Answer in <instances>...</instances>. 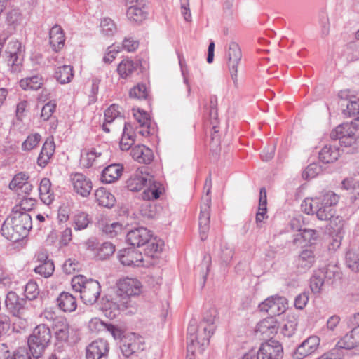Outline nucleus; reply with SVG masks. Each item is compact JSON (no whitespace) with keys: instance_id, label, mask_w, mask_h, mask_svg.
Segmentation results:
<instances>
[{"instance_id":"f257e3e1","label":"nucleus","mask_w":359,"mask_h":359,"mask_svg":"<svg viewBox=\"0 0 359 359\" xmlns=\"http://www.w3.org/2000/svg\"><path fill=\"white\" fill-rule=\"evenodd\" d=\"M217 316L215 309H210L203 316V321L197 326L195 320L190 321L187 328V349L192 355L195 353H202L209 344V339L213 334L212 326Z\"/></svg>"},{"instance_id":"f03ea898","label":"nucleus","mask_w":359,"mask_h":359,"mask_svg":"<svg viewBox=\"0 0 359 359\" xmlns=\"http://www.w3.org/2000/svg\"><path fill=\"white\" fill-rule=\"evenodd\" d=\"M32 226L29 214L12 212L1 226V235L11 241L18 242L27 236Z\"/></svg>"},{"instance_id":"7ed1b4c3","label":"nucleus","mask_w":359,"mask_h":359,"mask_svg":"<svg viewBox=\"0 0 359 359\" xmlns=\"http://www.w3.org/2000/svg\"><path fill=\"white\" fill-rule=\"evenodd\" d=\"M142 169H138L127 181V187L130 191H138L144 186L148 187L142 193L144 200H155L161 194V184L154 180L153 176L144 172Z\"/></svg>"},{"instance_id":"20e7f679","label":"nucleus","mask_w":359,"mask_h":359,"mask_svg":"<svg viewBox=\"0 0 359 359\" xmlns=\"http://www.w3.org/2000/svg\"><path fill=\"white\" fill-rule=\"evenodd\" d=\"M52 339L51 331L46 325H37L28 337L27 344L30 354L34 358H39L50 346Z\"/></svg>"},{"instance_id":"39448f33","label":"nucleus","mask_w":359,"mask_h":359,"mask_svg":"<svg viewBox=\"0 0 359 359\" xmlns=\"http://www.w3.org/2000/svg\"><path fill=\"white\" fill-rule=\"evenodd\" d=\"M72 286L74 290L80 293V297L86 304H93L100 297V285L95 280L76 276L72 279Z\"/></svg>"},{"instance_id":"423d86ee","label":"nucleus","mask_w":359,"mask_h":359,"mask_svg":"<svg viewBox=\"0 0 359 359\" xmlns=\"http://www.w3.org/2000/svg\"><path fill=\"white\" fill-rule=\"evenodd\" d=\"M339 196L333 191H329L318 197V205L316 210V215L320 220H330L334 218L336 210L335 206L338 203Z\"/></svg>"},{"instance_id":"0eeeda50","label":"nucleus","mask_w":359,"mask_h":359,"mask_svg":"<svg viewBox=\"0 0 359 359\" xmlns=\"http://www.w3.org/2000/svg\"><path fill=\"white\" fill-rule=\"evenodd\" d=\"M119 347L126 358L138 356L145 349V342L142 337L129 333L122 337Z\"/></svg>"},{"instance_id":"6e6552de","label":"nucleus","mask_w":359,"mask_h":359,"mask_svg":"<svg viewBox=\"0 0 359 359\" xmlns=\"http://www.w3.org/2000/svg\"><path fill=\"white\" fill-rule=\"evenodd\" d=\"M332 140H339L341 145L350 147L358 138V135L353 121L339 125L330 133Z\"/></svg>"},{"instance_id":"1a4fd4ad","label":"nucleus","mask_w":359,"mask_h":359,"mask_svg":"<svg viewBox=\"0 0 359 359\" xmlns=\"http://www.w3.org/2000/svg\"><path fill=\"white\" fill-rule=\"evenodd\" d=\"M211 179L210 177L206 179L205 187H208L206 191V203L201 208V212L198 218L199 233L201 241H205L208 237V233L210 229V204L211 203L208 194L211 189Z\"/></svg>"},{"instance_id":"9d476101","label":"nucleus","mask_w":359,"mask_h":359,"mask_svg":"<svg viewBox=\"0 0 359 359\" xmlns=\"http://www.w3.org/2000/svg\"><path fill=\"white\" fill-rule=\"evenodd\" d=\"M4 306L13 316L21 317L28 309V302L26 299L20 297L15 292L9 291L6 294Z\"/></svg>"},{"instance_id":"9b49d317","label":"nucleus","mask_w":359,"mask_h":359,"mask_svg":"<svg viewBox=\"0 0 359 359\" xmlns=\"http://www.w3.org/2000/svg\"><path fill=\"white\" fill-rule=\"evenodd\" d=\"M334 276V272L327 267L314 271L310 279V287L315 294L320 293L326 284Z\"/></svg>"},{"instance_id":"f8f14e48","label":"nucleus","mask_w":359,"mask_h":359,"mask_svg":"<svg viewBox=\"0 0 359 359\" xmlns=\"http://www.w3.org/2000/svg\"><path fill=\"white\" fill-rule=\"evenodd\" d=\"M320 339L312 335L304 340L292 353L293 359H303L315 353L320 346Z\"/></svg>"},{"instance_id":"ddd939ff","label":"nucleus","mask_w":359,"mask_h":359,"mask_svg":"<svg viewBox=\"0 0 359 359\" xmlns=\"http://www.w3.org/2000/svg\"><path fill=\"white\" fill-rule=\"evenodd\" d=\"M287 301L284 297H271L259 305L262 311H266L271 316H279L287 309Z\"/></svg>"},{"instance_id":"4468645a","label":"nucleus","mask_w":359,"mask_h":359,"mask_svg":"<svg viewBox=\"0 0 359 359\" xmlns=\"http://www.w3.org/2000/svg\"><path fill=\"white\" fill-rule=\"evenodd\" d=\"M109 344L103 339L92 341L86 348V359H108Z\"/></svg>"},{"instance_id":"2eb2a0df","label":"nucleus","mask_w":359,"mask_h":359,"mask_svg":"<svg viewBox=\"0 0 359 359\" xmlns=\"http://www.w3.org/2000/svg\"><path fill=\"white\" fill-rule=\"evenodd\" d=\"M52 329L57 341L56 347L60 346V343H65L68 341L69 337V325L65 318L57 317L53 319ZM60 349H65L63 345L60 346Z\"/></svg>"},{"instance_id":"dca6fc26","label":"nucleus","mask_w":359,"mask_h":359,"mask_svg":"<svg viewBox=\"0 0 359 359\" xmlns=\"http://www.w3.org/2000/svg\"><path fill=\"white\" fill-rule=\"evenodd\" d=\"M228 61V67L230 72L231 77L233 81L234 86H238V65L242 57V52L240 46H229L226 53Z\"/></svg>"},{"instance_id":"f3484780","label":"nucleus","mask_w":359,"mask_h":359,"mask_svg":"<svg viewBox=\"0 0 359 359\" xmlns=\"http://www.w3.org/2000/svg\"><path fill=\"white\" fill-rule=\"evenodd\" d=\"M259 359H279L282 357L283 347L274 340L262 343L257 351Z\"/></svg>"},{"instance_id":"a211bd4d","label":"nucleus","mask_w":359,"mask_h":359,"mask_svg":"<svg viewBox=\"0 0 359 359\" xmlns=\"http://www.w3.org/2000/svg\"><path fill=\"white\" fill-rule=\"evenodd\" d=\"M152 233L145 227H137L129 231L126 240L133 246L141 247L150 241Z\"/></svg>"},{"instance_id":"6ab92c4d","label":"nucleus","mask_w":359,"mask_h":359,"mask_svg":"<svg viewBox=\"0 0 359 359\" xmlns=\"http://www.w3.org/2000/svg\"><path fill=\"white\" fill-rule=\"evenodd\" d=\"M316 261V253L313 248L309 246L300 251L296 259V266L299 271L304 273L314 265Z\"/></svg>"},{"instance_id":"aec40b11","label":"nucleus","mask_w":359,"mask_h":359,"mask_svg":"<svg viewBox=\"0 0 359 359\" xmlns=\"http://www.w3.org/2000/svg\"><path fill=\"white\" fill-rule=\"evenodd\" d=\"M74 190L83 197L88 196L92 190V182L83 174L76 172L71 175Z\"/></svg>"},{"instance_id":"412c9836","label":"nucleus","mask_w":359,"mask_h":359,"mask_svg":"<svg viewBox=\"0 0 359 359\" xmlns=\"http://www.w3.org/2000/svg\"><path fill=\"white\" fill-rule=\"evenodd\" d=\"M336 348L350 350L355 348V354H359V328H351L349 333L344 335L337 344Z\"/></svg>"},{"instance_id":"4be33fe9","label":"nucleus","mask_w":359,"mask_h":359,"mask_svg":"<svg viewBox=\"0 0 359 359\" xmlns=\"http://www.w3.org/2000/svg\"><path fill=\"white\" fill-rule=\"evenodd\" d=\"M278 331V325L276 320L273 318H266L261 320L256 327L255 332L257 335L259 334V337L263 339L268 338L271 339L272 337Z\"/></svg>"},{"instance_id":"5701e85b","label":"nucleus","mask_w":359,"mask_h":359,"mask_svg":"<svg viewBox=\"0 0 359 359\" xmlns=\"http://www.w3.org/2000/svg\"><path fill=\"white\" fill-rule=\"evenodd\" d=\"M141 283L135 278H124L118 283V291L128 297L138 295L140 293Z\"/></svg>"},{"instance_id":"b1692460","label":"nucleus","mask_w":359,"mask_h":359,"mask_svg":"<svg viewBox=\"0 0 359 359\" xmlns=\"http://www.w3.org/2000/svg\"><path fill=\"white\" fill-rule=\"evenodd\" d=\"M118 259L124 266H135L140 264L143 257L142 253L135 249H124L119 251Z\"/></svg>"},{"instance_id":"393cba45","label":"nucleus","mask_w":359,"mask_h":359,"mask_svg":"<svg viewBox=\"0 0 359 359\" xmlns=\"http://www.w3.org/2000/svg\"><path fill=\"white\" fill-rule=\"evenodd\" d=\"M130 154L133 158L140 163L149 164L154 158L152 150L144 145L135 146Z\"/></svg>"},{"instance_id":"a878e982","label":"nucleus","mask_w":359,"mask_h":359,"mask_svg":"<svg viewBox=\"0 0 359 359\" xmlns=\"http://www.w3.org/2000/svg\"><path fill=\"white\" fill-rule=\"evenodd\" d=\"M131 300L130 297L123 294H121L118 290L116 292L114 295L109 301V309L114 310V311H124L126 309L131 306Z\"/></svg>"},{"instance_id":"bb28decb","label":"nucleus","mask_w":359,"mask_h":359,"mask_svg":"<svg viewBox=\"0 0 359 359\" xmlns=\"http://www.w3.org/2000/svg\"><path fill=\"white\" fill-rule=\"evenodd\" d=\"M55 151V144L52 137H48L44 142L42 149L37 159V163L41 168H44Z\"/></svg>"},{"instance_id":"cd10ccee","label":"nucleus","mask_w":359,"mask_h":359,"mask_svg":"<svg viewBox=\"0 0 359 359\" xmlns=\"http://www.w3.org/2000/svg\"><path fill=\"white\" fill-rule=\"evenodd\" d=\"M57 306L64 312H72L76 310V299L72 294L62 292L57 298Z\"/></svg>"},{"instance_id":"c85d7f7f","label":"nucleus","mask_w":359,"mask_h":359,"mask_svg":"<svg viewBox=\"0 0 359 359\" xmlns=\"http://www.w3.org/2000/svg\"><path fill=\"white\" fill-rule=\"evenodd\" d=\"M0 359H30L27 350L25 347L18 348L12 355L6 344L0 343Z\"/></svg>"},{"instance_id":"c756f323","label":"nucleus","mask_w":359,"mask_h":359,"mask_svg":"<svg viewBox=\"0 0 359 359\" xmlns=\"http://www.w3.org/2000/svg\"><path fill=\"white\" fill-rule=\"evenodd\" d=\"M123 167L119 164H111L106 167L102 172V181L105 183H112L121 175Z\"/></svg>"},{"instance_id":"7c9ffc66","label":"nucleus","mask_w":359,"mask_h":359,"mask_svg":"<svg viewBox=\"0 0 359 359\" xmlns=\"http://www.w3.org/2000/svg\"><path fill=\"white\" fill-rule=\"evenodd\" d=\"M146 1L143 5L135 4L130 6L126 12L128 18L133 22H141L147 18L145 11Z\"/></svg>"},{"instance_id":"2f4dec72","label":"nucleus","mask_w":359,"mask_h":359,"mask_svg":"<svg viewBox=\"0 0 359 359\" xmlns=\"http://www.w3.org/2000/svg\"><path fill=\"white\" fill-rule=\"evenodd\" d=\"M95 197L101 206L111 208L115 203V197L105 188L100 187L95 192Z\"/></svg>"},{"instance_id":"473e14b6","label":"nucleus","mask_w":359,"mask_h":359,"mask_svg":"<svg viewBox=\"0 0 359 359\" xmlns=\"http://www.w3.org/2000/svg\"><path fill=\"white\" fill-rule=\"evenodd\" d=\"M339 150L337 147L325 145L319 152V159L324 163L334 162L339 157Z\"/></svg>"},{"instance_id":"72a5a7b5","label":"nucleus","mask_w":359,"mask_h":359,"mask_svg":"<svg viewBox=\"0 0 359 359\" xmlns=\"http://www.w3.org/2000/svg\"><path fill=\"white\" fill-rule=\"evenodd\" d=\"M135 142V135L130 123L125 122L120 148L122 151H128Z\"/></svg>"},{"instance_id":"f704fd0d","label":"nucleus","mask_w":359,"mask_h":359,"mask_svg":"<svg viewBox=\"0 0 359 359\" xmlns=\"http://www.w3.org/2000/svg\"><path fill=\"white\" fill-rule=\"evenodd\" d=\"M22 21V14L19 9H12L6 13L5 22L10 33H13Z\"/></svg>"},{"instance_id":"c9c22d12","label":"nucleus","mask_w":359,"mask_h":359,"mask_svg":"<svg viewBox=\"0 0 359 359\" xmlns=\"http://www.w3.org/2000/svg\"><path fill=\"white\" fill-rule=\"evenodd\" d=\"M267 198H266V191L264 187L260 189L259 191V201L258 211L256 214V223L258 227H260V223L264 218H266L267 212Z\"/></svg>"},{"instance_id":"e433bc0d","label":"nucleus","mask_w":359,"mask_h":359,"mask_svg":"<svg viewBox=\"0 0 359 359\" xmlns=\"http://www.w3.org/2000/svg\"><path fill=\"white\" fill-rule=\"evenodd\" d=\"M43 79L39 75L22 79L20 81V86L25 90H37L42 87Z\"/></svg>"},{"instance_id":"4c0bfd02","label":"nucleus","mask_w":359,"mask_h":359,"mask_svg":"<svg viewBox=\"0 0 359 359\" xmlns=\"http://www.w3.org/2000/svg\"><path fill=\"white\" fill-rule=\"evenodd\" d=\"M39 190L41 201L47 205L51 203L54 198L49 179L44 177L41 180Z\"/></svg>"},{"instance_id":"58836bf2","label":"nucleus","mask_w":359,"mask_h":359,"mask_svg":"<svg viewBox=\"0 0 359 359\" xmlns=\"http://www.w3.org/2000/svg\"><path fill=\"white\" fill-rule=\"evenodd\" d=\"M137 64L132 60H123L119 63L117 67V72L120 77L123 79H128L137 71Z\"/></svg>"},{"instance_id":"ea45409f","label":"nucleus","mask_w":359,"mask_h":359,"mask_svg":"<svg viewBox=\"0 0 359 359\" xmlns=\"http://www.w3.org/2000/svg\"><path fill=\"white\" fill-rule=\"evenodd\" d=\"M72 67L69 65H63L57 68L54 74V78L61 84H65L71 81L73 74Z\"/></svg>"},{"instance_id":"a19ab883","label":"nucleus","mask_w":359,"mask_h":359,"mask_svg":"<svg viewBox=\"0 0 359 359\" xmlns=\"http://www.w3.org/2000/svg\"><path fill=\"white\" fill-rule=\"evenodd\" d=\"M50 45H64L65 37L63 29L58 25H55L49 32Z\"/></svg>"},{"instance_id":"79ce46f5","label":"nucleus","mask_w":359,"mask_h":359,"mask_svg":"<svg viewBox=\"0 0 359 359\" xmlns=\"http://www.w3.org/2000/svg\"><path fill=\"white\" fill-rule=\"evenodd\" d=\"M36 205V200L32 198H24L19 205H15L13 208L12 212H18L21 214H29Z\"/></svg>"},{"instance_id":"37998d69","label":"nucleus","mask_w":359,"mask_h":359,"mask_svg":"<svg viewBox=\"0 0 359 359\" xmlns=\"http://www.w3.org/2000/svg\"><path fill=\"white\" fill-rule=\"evenodd\" d=\"M297 318L294 316L288 317L281 328V333L284 337H292L297 330Z\"/></svg>"},{"instance_id":"c03bdc74","label":"nucleus","mask_w":359,"mask_h":359,"mask_svg":"<svg viewBox=\"0 0 359 359\" xmlns=\"http://www.w3.org/2000/svg\"><path fill=\"white\" fill-rule=\"evenodd\" d=\"M344 189L350 192L351 198L354 200L359 198V181H355L353 179H345L341 182Z\"/></svg>"},{"instance_id":"a18cd8bd","label":"nucleus","mask_w":359,"mask_h":359,"mask_svg":"<svg viewBox=\"0 0 359 359\" xmlns=\"http://www.w3.org/2000/svg\"><path fill=\"white\" fill-rule=\"evenodd\" d=\"M123 231V225L119 222L106 224L102 227V232L110 238L116 237L124 233Z\"/></svg>"},{"instance_id":"49530a36","label":"nucleus","mask_w":359,"mask_h":359,"mask_svg":"<svg viewBox=\"0 0 359 359\" xmlns=\"http://www.w3.org/2000/svg\"><path fill=\"white\" fill-rule=\"evenodd\" d=\"M147 247L144 249V253L147 256L154 257L155 254L160 252L162 249L163 242L161 240L157 241L156 238H151L150 241L146 243Z\"/></svg>"},{"instance_id":"de8ad7c7","label":"nucleus","mask_w":359,"mask_h":359,"mask_svg":"<svg viewBox=\"0 0 359 359\" xmlns=\"http://www.w3.org/2000/svg\"><path fill=\"white\" fill-rule=\"evenodd\" d=\"M55 266L52 260L46 261L40 264L34 269V271L36 273L43 276L45 278L50 277L53 274Z\"/></svg>"},{"instance_id":"09e8293b","label":"nucleus","mask_w":359,"mask_h":359,"mask_svg":"<svg viewBox=\"0 0 359 359\" xmlns=\"http://www.w3.org/2000/svg\"><path fill=\"white\" fill-rule=\"evenodd\" d=\"M16 46H12L11 50H5V57L7 59L8 65L12 66V70L14 72L18 71V56Z\"/></svg>"},{"instance_id":"8fccbe9b","label":"nucleus","mask_w":359,"mask_h":359,"mask_svg":"<svg viewBox=\"0 0 359 359\" xmlns=\"http://www.w3.org/2000/svg\"><path fill=\"white\" fill-rule=\"evenodd\" d=\"M101 152H97L95 149H92L90 151L81 155V162L86 168H90L93 165L96 158L101 156Z\"/></svg>"},{"instance_id":"3c124183","label":"nucleus","mask_w":359,"mask_h":359,"mask_svg":"<svg viewBox=\"0 0 359 359\" xmlns=\"http://www.w3.org/2000/svg\"><path fill=\"white\" fill-rule=\"evenodd\" d=\"M115 251L114 245L110 242L103 243L98 248L97 256L100 259H105Z\"/></svg>"},{"instance_id":"603ef678","label":"nucleus","mask_w":359,"mask_h":359,"mask_svg":"<svg viewBox=\"0 0 359 359\" xmlns=\"http://www.w3.org/2000/svg\"><path fill=\"white\" fill-rule=\"evenodd\" d=\"M100 29L105 36H111L116 31V26L114 21L108 18H104L101 20Z\"/></svg>"},{"instance_id":"864d4df0","label":"nucleus","mask_w":359,"mask_h":359,"mask_svg":"<svg viewBox=\"0 0 359 359\" xmlns=\"http://www.w3.org/2000/svg\"><path fill=\"white\" fill-rule=\"evenodd\" d=\"M39 294L38 285L36 282L30 280L25 287V299L26 300H33L36 299Z\"/></svg>"},{"instance_id":"5fc2aeb1","label":"nucleus","mask_w":359,"mask_h":359,"mask_svg":"<svg viewBox=\"0 0 359 359\" xmlns=\"http://www.w3.org/2000/svg\"><path fill=\"white\" fill-rule=\"evenodd\" d=\"M318 197L315 198H306L301 205V208L303 212L308 215L316 214V210L318 208Z\"/></svg>"},{"instance_id":"6e6d98bb","label":"nucleus","mask_w":359,"mask_h":359,"mask_svg":"<svg viewBox=\"0 0 359 359\" xmlns=\"http://www.w3.org/2000/svg\"><path fill=\"white\" fill-rule=\"evenodd\" d=\"M90 222L88 215L85 212H79L74 216V229L82 230L86 229Z\"/></svg>"},{"instance_id":"4d7b16f0","label":"nucleus","mask_w":359,"mask_h":359,"mask_svg":"<svg viewBox=\"0 0 359 359\" xmlns=\"http://www.w3.org/2000/svg\"><path fill=\"white\" fill-rule=\"evenodd\" d=\"M29 177L23 172L16 174L11 182L9 183V188L11 189H15L18 188H22L24 184H26Z\"/></svg>"},{"instance_id":"13d9d810","label":"nucleus","mask_w":359,"mask_h":359,"mask_svg":"<svg viewBox=\"0 0 359 359\" xmlns=\"http://www.w3.org/2000/svg\"><path fill=\"white\" fill-rule=\"evenodd\" d=\"M346 263L347 266L353 271H359V257L353 252L348 251L346 255Z\"/></svg>"},{"instance_id":"bf43d9fd","label":"nucleus","mask_w":359,"mask_h":359,"mask_svg":"<svg viewBox=\"0 0 359 359\" xmlns=\"http://www.w3.org/2000/svg\"><path fill=\"white\" fill-rule=\"evenodd\" d=\"M148 95L147 87L144 84L138 83L130 89L129 96L136 99H146Z\"/></svg>"},{"instance_id":"052dcab7","label":"nucleus","mask_w":359,"mask_h":359,"mask_svg":"<svg viewBox=\"0 0 359 359\" xmlns=\"http://www.w3.org/2000/svg\"><path fill=\"white\" fill-rule=\"evenodd\" d=\"M321 172V168L317 163H313L309 165L302 172L304 180H310L315 177Z\"/></svg>"},{"instance_id":"680f3d73","label":"nucleus","mask_w":359,"mask_h":359,"mask_svg":"<svg viewBox=\"0 0 359 359\" xmlns=\"http://www.w3.org/2000/svg\"><path fill=\"white\" fill-rule=\"evenodd\" d=\"M41 140V135L38 133L29 135L25 141L22 143V147L25 151H29L37 146Z\"/></svg>"},{"instance_id":"e2e57ef3","label":"nucleus","mask_w":359,"mask_h":359,"mask_svg":"<svg viewBox=\"0 0 359 359\" xmlns=\"http://www.w3.org/2000/svg\"><path fill=\"white\" fill-rule=\"evenodd\" d=\"M233 250L231 248L224 245L221 247L220 259L222 264L227 266L229 264L233 257Z\"/></svg>"},{"instance_id":"0e129e2a","label":"nucleus","mask_w":359,"mask_h":359,"mask_svg":"<svg viewBox=\"0 0 359 359\" xmlns=\"http://www.w3.org/2000/svg\"><path fill=\"white\" fill-rule=\"evenodd\" d=\"M300 236L304 241L309 243V246L312 247V245H313L315 241L317 240L318 233L316 230L304 229L302 231Z\"/></svg>"},{"instance_id":"69168bd1","label":"nucleus","mask_w":359,"mask_h":359,"mask_svg":"<svg viewBox=\"0 0 359 359\" xmlns=\"http://www.w3.org/2000/svg\"><path fill=\"white\" fill-rule=\"evenodd\" d=\"M118 109V105L113 104L105 110L104 118L107 123H111L116 118L120 116L121 112Z\"/></svg>"},{"instance_id":"338daca9","label":"nucleus","mask_w":359,"mask_h":359,"mask_svg":"<svg viewBox=\"0 0 359 359\" xmlns=\"http://www.w3.org/2000/svg\"><path fill=\"white\" fill-rule=\"evenodd\" d=\"M344 355V354L343 351L339 348L334 347L329 352L324 353L317 359H343Z\"/></svg>"},{"instance_id":"774afa93","label":"nucleus","mask_w":359,"mask_h":359,"mask_svg":"<svg viewBox=\"0 0 359 359\" xmlns=\"http://www.w3.org/2000/svg\"><path fill=\"white\" fill-rule=\"evenodd\" d=\"M56 108V104L52 102H49L46 104L42 109L41 114V118L44 121H47L52 116Z\"/></svg>"}]
</instances>
